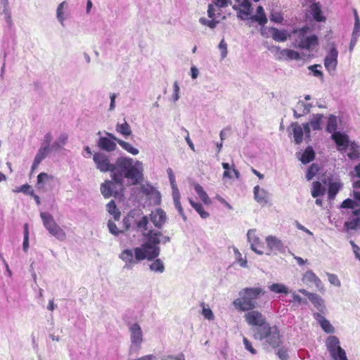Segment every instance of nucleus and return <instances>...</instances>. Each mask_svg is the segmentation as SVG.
I'll return each instance as SVG.
<instances>
[{
  "mask_svg": "<svg viewBox=\"0 0 360 360\" xmlns=\"http://www.w3.org/2000/svg\"><path fill=\"white\" fill-rule=\"evenodd\" d=\"M68 140V135L65 133L60 134L57 139L51 144V149L53 151H58L61 150L63 146L67 143Z\"/></svg>",
  "mask_w": 360,
  "mask_h": 360,
  "instance_id": "cd10ccee",
  "label": "nucleus"
},
{
  "mask_svg": "<svg viewBox=\"0 0 360 360\" xmlns=\"http://www.w3.org/2000/svg\"><path fill=\"white\" fill-rule=\"evenodd\" d=\"M106 210L109 214L113 216L115 221H118L120 217V212L117 208L114 200H110L106 205Z\"/></svg>",
  "mask_w": 360,
  "mask_h": 360,
  "instance_id": "4c0bfd02",
  "label": "nucleus"
},
{
  "mask_svg": "<svg viewBox=\"0 0 360 360\" xmlns=\"http://www.w3.org/2000/svg\"><path fill=\"white\" fill-rule=\"evenodd\" d=\"M40 217L43 221L44 226L50 234L60 241L66 239L65 232L56 224L52 215L46 212H41Z\"/></svg>",
  "mask_w": 360,
  "mask_h": 360,
  "instance_id": "423d86ee",
  "label": "nucleus"
},
{
  "mask_svg": "<svg viewBox=\"0 0 360 360\" xmlns=\"http://www.w3.org/2000/svg\"><path fill=\"white\" fill-rule=\"evenodd\" d=\"M150 219L156 228L160 229L166 222V213L162 209L158 208L151 212L150 214Z\"/></svg>",
  "mask_w": 360,
  "mask_h": 360,
  "instance_id": "4468645a",
  "label": "nucleus"
},
{
  "mask_svg": "<svg viewBox=\"0 0 360 360\" xmlns=\"http://www.w3.org/2000/svg\"><path fill=\"white\" fill-rule=\"evenodd\" d=\"M51 151L52 150L41 146L38 150L37 153L42 158H45Z\"/></svg>",
  "mask_w": 360,
  "mask_h": 360,
  "instance_id": "774afa93",
  "label": "nucleus"
},
{
  "mask_svg": "<svg viewBox=\"0 0 360 360\" xmlns=\"http://www.w3.org/2000/svg\"><path fill=\"white\" fill-rule=\"evenodd\" d=\"M255 199L257 202H266L268 193L266 190L260 188L259 186L254 188Z\"/></svg>",
  "mask_w": 360,
  "mask_h": 360,
  "instance_id": "7c9ffc66",
  "label": "nucleus"
},
{
  "mask_svg": "<svg viewBox=\"0 0 360 360\" xmlns=\"http://www.w3.org/2000/svg\"><path fill=\"white\" fill-rule=\"evenodd\" d=\"M273 49L279 51L278 56H277V59L283 60V59H289V60H300V56L298 52L292 50L285 49L283 50L280 49L278 46H273Z\"/></svg>",
  "mask_w": 360,
  "mask_h": 360,
  "instance_id": "a211bd4d",
  "label": "nucleus"
},
{
  "mask_svg": "<svg viewBox=\"0 0 360 360\" xmlns=\"http://www.w3.org/2000/svg\"><path fill=\"white\" fill-rule=\"evenodd\" d=\"M119 258L124 263L123 268L129 270L142 261L143 255L141 250L136 248L134 250L127 248L121 252Z\"/></svg>",
  "mask_w": 360,
  "mask_h": 360,
  "instance_id": "6e6552de",
  "label": "nucleus"
},
{
  "mask_svg": "<svg viewBox=\"0 0 360 360\" xmlns=\"http://www.w3.org/2000/svg\"><path fill=\"white\" fill-rule=\"evenodd\" d=\"M359 224L360 219L356 217L350 221H347L345 223V226L347 229H356Z\"/></svg>",
  "mask_w": 360,
  "mask_h": 360,
  "instance_id": "bf43d9fd",
  "label": "nucleus"
},
{
  "mask_svg": "<svg viewBox=\"0 0 360 360\" xmlns=\"http://www.w3.org/2000/svg\"><path fill=\"white\" fill-rule=\"evenodd\" d=\"M257 13L258 15H253L252 19L257 22L261 25L266 24L267 22V18L262 6H259L257 8Z\"/></svg>",
  "mask_w": 360,
  "mask_h": 360,
  "instance_id": "58836bf2",
  "label": "nucleus"
},
{
  "mask_svg": "<svg viewBox=\"0 0 360 360\" xmlns=\"http://www.w3.org/2000/svg\"><path fill=\"white\" fill-rule=\"evenodd\" d=\"M243 344H244L245 348L248 351H249L252 354H257L256 349H255L253 348V347L252 345V343L248 340L247 338L243 337Z\"/></svg>",
  "mask_w": 360,
  "mask_h": 360,
  "instance_id": "052dcab7",
  "label": "nucleus"
},
{
  "mask_svg": "<svg viewBox=\"0 0 360 360\" xmlns=\"http://www.w3.org/2000/svg\"><path fill=\"white\" fill-rule=\"evenodd\" d=\"M311 104H306L302 101L297 103L295 107L293 108V115L296 118H300L310 112Z\"/></svg>",
  "mask_w": 360,
  "mask_h": 360,
  "instance_id": "412c9836",
  "label": "nucleus"
},
{
  "mask_svg": "<svg viewBox=\"0 0 360 360\" xmlns=\"http://www.w3.org/2000/svg\"><path fill=\"white\" fill-rule=\"evenodd\" d=\"M244 319L250 326H257V328H261L269 325L266 321L265 316L259 311L249 310L248 312L245 314Z\"/></svg>",
  "mask_w": 360,
  "mask_h": 360,
  "instance_id": "1a4fd4ad",
  "label": "nucleus"
},
{
  "mask_svg": "<svg viewBox=\"0 0 360 360\" xmlns=\"http://www.w3.org/2000/svg\"><path fill=\"white\" fill-rule=\"evenodd\" d=\"M269 290L271 292H274L275 293H279V294H288L289 290L288 288L282 283H273L271 285L269 286Z\"/></svg>",
  "mask_w": 360,
  "mask_h": 360,
  "instance_id": "79ce46f5",
  "label": "nucleus"
},
{
  "mask_svg": "<svg viewBox=\"0 0 360 360\" xmlns=\"http://www.w3.org/2000/svg\"><path fill=\"white\" fill-rule=\"evenodd\" d=\"M290 127L292 130V134L295 143H301L303 141L304 135L302 127L297 122H293L291 124Z\"/></svg>",
  "mask_w": 360,
  "mask_h": 360,
  "instance_id": "bb28decb",
  "label": "nucleus"
},
{
  "mask_svg": "<svg viewBox=\"0 0 360 360\" xmlns=\"http://www.w3.org/2000/svg\"><path fill=\"white\" fill-rule=\"evenodd\" d=\"M161 360H186L185 356L183 353H179L176 356L174 355H163Z\"/></svg>",
  "mask_w": 360,
  "mask_h": 360,
  "instance_id": "4d7b16f0",
  "label": "nucleus"
},
{
  "mask_svg": "<svg viewBox=\"0 0 360 360\" xmlns=\"http://www.w3.org/2000/svg\"><path fill=\"white\" fill-rule=\"evenodd\" d=\"M254 338L263 341L262 344L266 349L278 347L281 342L278 328L276 326L271 327L269 324L261 328H255Z\"/></svg>",
  "mask_w": 360,
  "mask_h": 360,
  "instance_id": "7ed1b4c3",
  "label": "nucleus"
},
{
  "mask_svg": "<svg viewBox=\"0 0 360 360\" xmlns=\"http://www.w3.org/2000/svg\"><path fill=\"white\" fill-rule=\"evenodd\" d=\"M338 50L333 47L324 59V65L328 72L334 71L338 65Z\"/></svg>",
  "mask_w": 360,
  "mask_h": 360,
  "instance_id": "ddd939ff",
  "label": "nucleus"
},
{
  "mask_svg": "<svg viewBox=\"0 0 360 360\" xmlns=\"http://www.w3.org/2000/svg\"><path fill=\"white\" fill-rule=\"evenodd\" d=\"M189 202L202 219H206L209 217V213L203 210L202 205L200 203L195 202L191 199H189Z\"/></svg>",
  "mask_w": 360,
  "mask_h": 360,
  "instance_id": "49530a36",
  "label": "nucleus"
},
{
  "mask_svg": "<svg viewBox=\"0 0 360 360\" xmlns=\"http://www.w3.org/2000/svg\"><path fill=\"white\" fill-rule=\"evenodd\" d=\"M266 293L260 287L245 288L239 292L240 297L233 302V306L238 310L247 311L258 307L257 300Z\"/></svg>",
  "mask_w": 360,
  "mask_h": 360,
  "instance_id": "f03ea898",
  "label": "nucleus"
},
{
  "mask_svg": "<svg viewBox=\"0 0 360 360\" xmlns=\"http://www.w3.org/2000/svg\"><path fill=\"white\" fill-rule=\"evenodd\" d=\"M67 7V2L63 1L60 3L56 9V18L60 22L61 25H63V22L65 20V15H64V9Z\"/></svg>",
  "mask_w": 360,
  "mask_h": 360,
  "instance_id": "c03bdc74",
  "label": "nucleus"
},
{
  "mask_svg": "<svg viewBox=\"0 0 360 360\" xmlns=\"http://www.w3.org/2000/svg\"><path fill=\"white\" fill-rule=\"evenodd\" d=\"M143 163L128 157L118 158L113 164L111 177L119 184L120 188L123 187L126 179L129 185H137L143 179Z\"/></svg>",
  "mask_w": 360,
  "mask_h": 360,
  "instance_id": "f257e3e1",
  "label": "nucleus"
},
{
  "mask_svg": "<svg viewBox=\"0 0 360 360\" xmlns=\"http://www.w3.org/2000/svg\"><path fill=\"white\" fill-rule=\"evenodd\" d=\"M269 31L273 39L276 41H285L287 40L288 37L290 36L285 30H280L275 27H270Z\"/></svg>",
  "mask_w": 360,
  "mask_h": 360,
  "instance_id": "393cba45",
  "label": "nucleus"
},
{
  "mask_svg": "<svg viewBox=\"0 0 360 360\" xmlns=\"http://www.w3.org/2000/svg\"><path fill=\"white\" fill-rule=\"evenodd\" d=\"M354 17H355V22H354V27L352 32L353 37H359L360 35V20L357 15V12L355 10L354 11Z\"/></svg>",
  "mask_w": 360,
  "mask_h": 360,
  "instance_id": "8fccbe9b",
  "label": "nucleus"
},
{
  "mask_svg": "<svg viewBox=\"0 0 360 360\" xmlns=\"http://www.w3.org/2000/svg\"><path fill=\"white\" fill-rule=\"evenodd\" d=\"M219 49L221 51V58L222 59L225 58L227 56L228 51H227V44L225 42L224 39L220 41V43L219 44Z\"/></svg>",
  "mask_w": 360,
  "mask_h": 360,
  "instance_id": "680f3d73",
  "label": "nucleus"
},
{
  "mask_svg": "<svg viewBox=\"0 0 360 360\" xmlns=\"http://www.w3.org/2000/svg\"><path fill=\"white\" fill-rule=\"evenodd\" d=\"M234 252L236 253V255L237 256V259H238V262L240 263V266L246 267L247 266V260L243 259L241 257V254L239 252L238 249H235Z\"/></svg>",
  "mask_w": 360,
  "mask_h": 360,
  "instance_id": "69168bd1",
  "label": "nucleus"
},
{
  "mask_svg": "<svg viewBox=\"0 0 360 360\" xmlns=\"http://www.w3.org/2000/svg\"><path fill=\"white\" fill-rule=\"evenodd\" d=\"M108 227L110 233H112V235L115 236H118L120 233L123 232L122 230H120L117 227V226L115 224V222H113L112 220H108Z\"/></svg>",
  "mask_w": 360,
  "mask_h": 360,
  "instance_id": "3c124183",
  "label": "nucleus"
},
{
  "mask_svg": "<svg viewBox=\"0 0 360 360\" xmlns=\"http://www.w3.org/2000/svg\"><path fill=\"white\" fill-rule=\"evenodd\" d=\"M93 160L96 165V168L101 172H112L113 164H111L107 155L103 153H96L94 155Z\"/></svg>",
  "mask_w": 360,
  "mask_h": 360,
  "instance_id": "9d476101",
  "label": "nucleus"
},
{
  "mask_svg": "<svg viewBox=\"0 0 360 360\" xmlns=\"http://www.w3.org/2000/svg\"><path fill=\"white\" fill-rule=\"evenodd\" d=\"M323 118L324 115L320 113L314 114L311 116L309 123L310 124L311 127L314 131L322 129L321 124L323 122Z\"/></svg>",
  "mask_w": 360,
  "mask_h": 360,
  "instance_id": "c85d7f7f",
  "label": "nucleus"
},
{
  "mask_svg": "<svg viewBox=\"0 0 360 360\" xmlns=\"http://www.w3.org/2000/svg\"><path fill=\"white\" fill-rule=\"evenodd\" d=\"M314 317L319 323L321 328L326 333H335V328L331 325L330 321L328 320H327L321 314L314 313Z\"/></svg>",
  "mask_w": 360,
  "mask_h": 360,
  "instance_id": "b1692460",
  "label": "nucleus"
},
{
  "mask_svg": "<svg viewBox=\"0 0 360 360\" xmlns=\"http://www.w3.org/2000/svg\"><path fill=\"white\" fill-rule=\"evenodd\" d=\"M331 138L338 146V150H345L349 146V136L345 133L336 131L332 134Z\"/></svg>",
  "mask_w": 360,
  "mask_h": 360,
  "instance_id": "dca6fc26",
  "label": "nucleus"
},
{
  "mask_svg": "<svg viewBox=\"0 0 360 360\" xmlns=\"http://www.w3.org/2000/svg\"><path fill=\"white\" fill-rule=\"evenodd\" d=\"M338 128V120L337 117L334 115H330L328 117V122L326 124V130L328 133H334L336 132V129Z\"/></svg>",
  "mask_w": 360,
  "mask_h": 360,
  "instance_id": "e433bc0d",
  "label": "nucleus"
},
{
  "mask_svg": "<svg viewBox=\"0 0 360 360\" xmlns=\"http://www.w3.org/2000/svg\"><path fill=\"white\" fill-rule=\"evenodd\" d=\"M53 179V176L45 172H41L37 176V186L38 188H44L46 183Z\"/></svg>",
  "mask_w": 360,
  "mask_h": 360,
  "instance_id": "c9c22d12",
  "label": "nucleus"
},
{
  "mask_svg": "<svg viewBox=\"0 0 360 360\" xmlns=\"http://www.w3.org/2000/svg\"><path fill=\"white\" fill-rule=\"evenodd\" d=\"M200 306L202 308V314L205 317V319L210 321L213 320L214 319V316L210 308L206 307V305L204 302H202L200 304Z\"/></svg>",
  "mask_w": 360,
  "mask_h": 360,
  "instance_id": "09e8293b",
  "label": "nucleus"
},
{
  "mask_svg": "<svg viewBox=\"0 0 360 360\" xmlns=\"http://www.w3.org/2000/svg\"><path fill=\"white\" fill-rule=\"evenodd\" d=\"M311 13L314 18L318 22H323L325 20V17L322 15L321 6L319 3H314L311 6Z\"/></svg>",
  "mask_w": 360,
  "mask_h": 360,
  "instance_id": "473e14b6",
  "label": "nucleus"
},
{
  "mask_svg": "<svg viewBox=\"0 0 360 360\" xmlns=\"http://www.w3.org/2000/svg\"><path fill=\"white\" fill-rule=\"evenodd\" d=\"M327 276L328 278V281L331 285H333L336 287H340L341 285L340 281L339 280L337 275L327 273Z\"/></svg>",
  "mask_w": 360,
  "mask_h": 360,
  "instance_id": "5fc2aeb1",
  "label": "nucleus"
},
{
  "mask_svg": "<svg viewBox=\"0 0 360 360\" xmlns=\"http://www.w3.org/2000/svg\"><path fill=\"white\" fill-rule=\"evenodd\" d=\"M231 2V0H214L215 6L219 8L226 7Z\"/></svg>",
  "mask_w": 360,
  "mask_h": 360,
  "instance_id": "338daca9",
  "label": "nucleus"
},
{
  "mask_svg": "<svg viewBox=\"0 0 360 360\" xmlns=\"http://www.w3.org/2000/svg\"><path fill=\"white\" fill-rule=\"evenodd\" d=\"M325 192V187H323L319 181L313 182L311 193L314 198H318L319 196L323 195Z\"/></svg>",
  "mask_w": 360,
  "mask_h": 360,
  "instance_id": "f704fd0d",
  "label": "nucleus"
},
{
  "mask_svg": "<svg viewBox=\"0 0 360 360\" xmlns=\"http://www.w3.org/2000/svg\"><path fill=\"white\" fill-rule=\"evenodd\" d=\"M172 189V197L174 200V204L175 205V207L177 209L179 214L181 216L183 219L184 221L186 220V217L185 215V213L184 212L183 207H181V202H180V198L181 195L179 193V191L177 188L176 184L171 186Z\"/></svg>",
  "mask_w": 360,
  "mask_h": 360,
  "instance_id": "5701e85b",
  "label": "nucleus"
},
{
  "mask_svg": "<svg viewBox=\"0 0 360 360\" xmlns=\"http://www.w3.org/2000/svg\"><path fill=\"white\" fill-rule=\"evenodd\" d=\"M193 187H194L195 192L197 193V194L198 195V196L200 197V198L204 203L210 204L211 202L208 195L207 194V193L204 191L203 188L200 184H195Z\"/></svg>",
  "mask_w": 360,
  "mask_h": 360,
  "instance_id": "ea45409f",
  "label": "nucleus"
},
{
  "mask_svg": "<svg viewBox=\"0 0 360 360\" xmlns=\"http://www.w3.org/2000/svg\"><path fill=\"white\" fill-rule=\"evenodd\" d=\"M52 139H53V136H52L51 133V132L46 133L44 136L43 143L41 146L52 150L51 145V142Z\"/></svg>",
  "mask_w": 360,
  "mask_h": 360,
  "instance_id": "603ef678",
  "label": "nucleus"
},
{
  "mask_svg": "<svg viewBox=\"0 0 360 360\" xmlns=\"http://www.w3.org/2000/svg\"><path fill=\"white\" fill-rule=\"evenodd\" d=\"M318 170H319L318 166H316L314 164L311 165V167L307 170V173L306 175L307 179L308 181L314 178V176L316 175V174L317 173Z\"/></svg>",
  "mask_w": 360,
  "mask_h": 360,
  "instance_id": "864d4df0",
  "label": "nucleus"
},
{
  "mask_svg": "<svg viewBox=\"0 0 360 360\" xmlns=\"http://www.w3.org/2000/svg\"><path fill=\"white\" fill-rule=\"evenodd\" d=\"M358 207H359V204H357V202H354V200H352L349 198L345 200L341 205V207L351 208V209H354V210Z\"/></svg>",
  "mask_w": 360,
  "mask_h": 360,
  "instance_id": "6e6d98bb",
  "label": "nucleus"
},
{
  "mask_svg": "<svg viewBox=\"0 0 360 360\" xmlns=\"http://www.w3.org/2000/svg\"><path fill=\"white\" fill-rule=\"evenodd\" d=\"M302 281L305 283H314L318 290L322 292H324V287L321 279L311 270L305 272Z\"/></svg>",
  "mask_w": 360,
  "mask_h": 360,
  "instance_id": "f3484780",
  "label": "nucleus"
},
{
  "mask_svg": "<svg viewBox=\"0 0 360 360\" xmlns=\"http://www.w3.org/2000/svg\"><path fill=\"white\" fill-rule=\"evenodd\" d=\"M359 148L355 143H352L349 146L350 152L347 153V156L352 160L358 158L359 155Z\"/></svg>",
  "mask_w": 360,
  "mask_h": 360,
  "instance_id": "de8ad7c7",
  "label": "nucleus"
},
{
  "mask_svg": "<svg viewBox=\"0 0 360 360\" xmlns=\"http://www.w3.org/2000/svg\"><path fill=\"white\" fill-rule=\"evenodd\" d=\"M326 347L333 360H348L345 351L341 347L338 337L330 335L326 340Z\"/></svg>",
  "mask_w": 360,
  "mask_h": 360,
  "instance_id": "0eeeda50",
  "label": "nucleus"
},
{
  "mask_svg": "<svg viewBox=\"0 0 360 360\" xmlns=\"http://www.w3.org/2000/svg\"><path fill=\"white\" fill-rule=\"evenodd\" d=\"M150 269L156 273H163L165 271V266L160 259H155L149 266Z\"/></svg>",
  "mask_w": 360,
  "mask_h": 360,
  "instance_id": "37998d69",
  "label": "nucleus"
},
{
  "mask_svg": "<svg viewBox=\"0 0 360 360\" xmlns=\"http://www.w3.org/2000/svg\"><path fill=\"white\" fill-rule=\"evenodd\" d=\"M116 131L124 137L129 136L132 133L130 125L125 120L124 123L116 124Z\"/></svg>",
  "mask_w": 360,
  "mask_h": 360,
  "instance_id": "72a5a7b5",
  "label": "nucleus"
},
{
  "mask_svg": "<svg viewBox=\"0 0 360 360\" xmlns=\"http://www.w3.org/2000/svg\"><path fill=\"white\" fill-rule=\"evenodd\" d=\"M141 191L143 193L146 195L151 196V198H154L155 199V202L157 203H160V193L158 191L155 189L153 186L147 185L141 186Z\"/></svg>",
  "mask_w": 360,
  "mask_h": 360,
  "instance_id": "c756f323",
  "label": "nucleus"
},
{
  "mask_svg": "<svg viewBox=\"0 0 360 360\" xmlns=\"http://www.w3.org/2000/svg\"><path fill=\"white\" fill-rule=\"evenodd\" d=\"M137 229L141 231L146 237H149L153 233L159 232L158 231H153L149 226V220L147 216H142L139 220L136 221Z\"/></svg>",
  "mask_w": 360,
  "mask_h": 360,
  "instance_id": "2eb2a0df",
  "label": "nucleus"
},
{
  "mask_svg": "<svg viewBox=\"0 0 360 360\" xmlns=\"http://www.w3.org/2000/svg\"><path fill=\"white\" fill-rule=\"evenodd\" d=\"M309 31V27H304L300 30H293V34L297 35L295 39L296 45L302 49H307L309 51H313L318 45V37L312 34L307 36L306 34Z\"/></svg>",
  "mask_w": 360,
  "mask_h": 360,
  "instance_id": "39448f33",
  "label": "nucleus"
},
{
  "mask_svg": "<svg viewBox=\"0 0 360 360\" xmlns=\"http://www.w3.org/2000/svg\"><path fill=\"white\" fill-rule=\"evenodd\" d=\"M247 237L248 242L250 243L251 250L255 253L259 255H262L264 254L263 251L257 249V247L259 246L261 241L259 237L256 236L255 230H249L247 233Z\"/></svg>",
  "mask_w": 360,
  "mask_h": 360,
  "instance_id": "6ab92c4d",
  "label": "nucleus"
},
{
  "mask_svg": "<svg viewBox=\"0 0 360 360\" xmlns=\"http://www.w3.org/2000/svg\"><path fill=\"white\" fill-rule=\"evenodd\" d=\"M44 159V158H42L41 155H39L38 153H37L35 155L34 160L33 161V163H32V170L33 171L36 168H37L39 165L41 163V162Z\"/></svg>",
  "mask_w": 360,
  "mask_h": 360,
  "instance_id": "0e129e2a",
  "label": "nucleus"
},
{
  "mask_svg": "<svg viewBox=\"0 0 360 360\" xmlns=\"http://www.w3.org/2000/svg\"><path fill=\"white\" fill-rule=\"evenodd\" d=\"M115 141L110 137H101L98 141V146L103 150L107 152L114 151L117 145Z\"/></svg>",
  "mask_w": 360,
  "mask_h": 360,
  "instance_id": "aec40b11",
  "label": "nucleus"
},
{
  "mask_svg": "<svg viewBox=\"0 0 360 360\" xmlns=\"http://www.w3.org/2000/svg\"><path fill=\"white\" fill-rule=\"evenodd\" d=\"M105 134L108 136L114 139L124 150H125L129 153L133 155H136L139 154V150L137 148L132 146L129 143L117 139V137H115L114 134L111 133L105 132Z\"/></svg>",
  "mask_w": 360,
  "mask_h": 360,
  "instance_id": "4be33fe9",
  "label": "nucleus"
},
{
  "mask_svg": "<svg viewBox=\"0 0 360 360\" xmlns=\"http://www.w3.org/2000/svg\"><path fill=\"white\" fill-rule=\"evenodd\" d=\"M341 186L342 184L338 181L330 183L328 188V198L333 199L338 193Z\"/></svg>",
  "mask_w": 360,
  "mask_h": 360,
  "instance_id": "a18cd8bd",
  "label": "nucleus"
},
{
  "mask_svg": "<svg viewBox=\"0 0 360 360\" xmlns=\"http://www.w3.org/2000/svg\"><path fill=\"white\" fill-rule=\"evenodd\" d=\"M200 22L202 25H207L209 27L214 29L216 27L217 24L218 23V21H215L213 20H207L205 18H200Z\"/></svg>",
  "mask_w": 360,
  "mask_h": 360,
  "instance_id": "13d9d810",
  "label": "nucleus"
},
{
  "mask_svg": "<svg viewBox=\"0 0 360 360\" xmlns=\"http://www.w3.org/2000/svg\"><path fill=\"white\" fill-rule=\"evenodd\" d=\"M161 232L153 233L147 238V241L143 243L140 247H137V250H141L143 255L142 260L147 259L152 260L159 256L160 249L158 244L160 243Z\"/></svg>",
  "mask_w": 360,
  "mask_h": 360,
  "instance_id": "20e7f679",
  "label": "nucleus"
},
{
  "mask_svg": "<svg viewBox=\"0 0 360 360\" xmlns=\"http://www.w3.org/2000/svg\"><path fill=\"white\" fill-rule=\"evenodd\" d=\"M128 326L131 344L140 348L143 341V331L140 325L137 323H129Z\"/></svg>",
  "mask_w": 360,
  "mask_h": 360,
  "instance_id": "9b49d317",
  "label": "nucleus"
},
{
  "mask_svg": "<svg viewBox=\"0 0 360 360\" xmlns=\"http://www.w3.org/2000/svg\"><path fill=\"white\" fill-rule=\"evenodd\" d=\"M266 242L271 251H280L283 248L281 240L273 236H267Z\"/></svg>",
  "mask_w": 360,
  "mask_h": 360,
  "instance_id": "a878e982",
  "label": "nucleus"
},
{
  "mask_svg": "<svg viewBox=\"0 0 360 360\" xmlns=\"http://www.w3.org/2000/svg\"><path fill=\"white\" fill-rule=\"evenodd\" d=\"M122 187L120 188L119 184L112 180L105 181L101 185V192L104 198H108L118 193L119 190H121Z\"/></svg>",
  "mask_w": 360,
  "mask_h": 360,
  "instance_id": "f8f14e48",
  "label": "nucleus"
},
{
  "mask_svg": "<svg viewBox=\"0 0 360 360\" xmlns=\"http://www.w3.org/2000/svg\"><path fill=\"white\" fill-rule=\"evenodd\" d=\"M318 67H321L320 65H313L309 67V70H310L313 75L316 77H323V72L319 70H317Z\"/></svg>",
  "mask_w": 360,
  "mask_h": 360,
  "instance_id": "e2e57ef3",
  "label": "nucleus"
},
{
  "mask_svg": "<svg viewBox=\"0 0 360 360\" xmlns=\"http://www.w3.org/2000/svg\"><path fill=\"white\" fill-rule=\"evenodd\" d=\"M314 158V152L311 147H307L304 152L302 153L301 158H300V161L303 164H307L309 162L312 161Z\"/></svg>",
  "mask_w": 360,
  "mask_h": 360,
  "instance_id": "a19ab883",
  "label": "nucleus"
},
{
  "mask_svg": "<svg viewBox=\"0 0 360 360\" xmlns=\"http://www.w3.org/2000/svg\"><path fill=\"white\" fill-rule=\"evenodd\" d=\"M309 300L312 302V304L319 311L323 312V310L325 309V305L324 301L321 297L317 294L311 293L309 295Z\"/></svg>",
  "mask_w": 360,
  "mask_h": 360,
  "instance_id": "2f4dec72",
  "label": "nucleus"
}]
</instances>
